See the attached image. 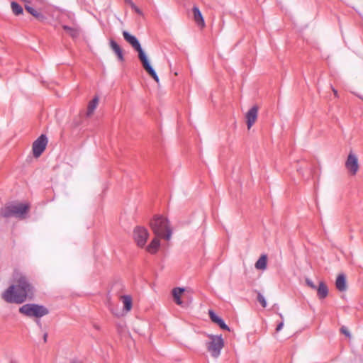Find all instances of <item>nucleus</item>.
<instances>
[{
    "instance_id": "1",
    "label": "nucleus",
    "mask_w": 363,
    "mask_h": 363,
    "mask_svg": "<svg viewBox=\"0 0 363 363\" xmlns=\"http://www.w3.org/2000/svg\"><path fill=\"white\" fill-rule=\"evenodd\" d=\"M15 284L11 285L2 294L3 299L7 303L21 304L27 299L32 300L35 296V287L28 277L17 274L14 278Z\"/></svg>"
},
{
    "instance_id": "2",
    "label": "nucleus",
    "mask_w": 363,
    "mask_h": 363,
    "mask_svg": "<svg viewBox=\"0 0 363 363\" xmlns=\"http://www.w3.org/2000/svg\"><path fill=\"white\" fill-rule=\"evenodd\" d=\"M123 35L124 39L128 43H130L131 46L138 52V58L140 60L145 70L155 79L157 83H158L159 77L155 69L150 65V62L143 50L142 49L138 40L136 38V37L130 35L128 31L125 30L123 32Z\"/></svg>"
},
{
    "instance_id": "3",
    "label": "nucleus",
    "mask_w": 363,
    "mask_h": 363,
    "mask_svg": "<svg viewBox=\"0 0 363 363\" xmlns=\"http://www.w3.org/2000/svg\"><path fill=\"white\" fill-rule=\"evenodd\" d=\"M150 226L157 238L169 240L172 236V229L167 219L162 216H155L150 221Z\"/></svg>"
},
{
    "instance_id": "4",
    "label": "nucleus",
    "mask_w": 363,
    "mask_h": 363,
    "mask_svg": "<svg viewBox=\"0 0 363 363\" xmlns=\"http://www.w3.org/2000/svg\"><path fill=\"white\" fill-rule=\"evenodd\" d=\"M19 312L28 317L40 318L49 313V310L43 305L27 303L19 308Z\"/></svg>"
},
{
    "instance_id": "5",
    "label": "nucleus",
    "mask_w": 363,
    "mask_h": 363,
    "mask_svg": "<svg viewBox=\"0 0 363 363\" xmlns=\"http://www.w3.org/2000/svg\"><path fill=\"white\" fill-rule=\"evenodd\" d=\"M30 206H7L1 208V214L4 218L16 217L23 218Z\"/></svg>"
},
{
    "instance_id": "6",
    "label": "nucleus",
    "mask_w": 363,
    "mask_h": 363,
    "mask_svg": "<svg viewBox=\"0 0 363 363\" xmlns=\"http://www.w3.org/2000/svg\"><path fill=\"white\" fill-rule=\"evenodd\" d=\"M211 341L207 343V349L211 353L213 357H218L220 354V350L224 346V341L222 336L209 335Z\"/></svg>"
},
{
    "instance_id": "7",
    "label": "nucleus",
    "mask_w": 363,
    "mask_h": 363,
    "mask_svg": "<svg viewBox=\"0 0 363 363\" xmlns=\"http://www.w3.org/2000/svg\"><path fill=\"white\" fill-rule=\"evenodd\" d=\"M149 233L147 230L143 226H137L133 230V238L137 245L143 247L147 242Z\"/></svg>"
},
{
    "instance_id": "8",
    "label": "nucleus",
    "mask_w": 363,
    "mask_h": 363,
    "mask_svg": "<svg viewBox=\"0 0 363 363\" xmlns=\"http://www.w3.org/2000/svg\"><path fill=\"white\" fill-rule=\"evenodd\" d=\"M48 144V138L42 134L33 143V153L35 157H39L46 148Z\"/></svg>"
},
{
    "instance_id": "9",
    "label": "nucleus",
    "mask_w": 363,
    "mask_h": 363,
    "mask_svg": "<svg viewBox=\"0 0 363 363\" xmlns=\"http://www.w3.org/2000/svg\"><path fill=\"white\" fill-rule=\"evenodd\" d=\"M345 167L352 175H355L359 169L358 159L357 156L350 152L345 162Z\"/></svg>"
},
{
    "instance_id": "10",
    "label": "nucleus",
    "mask_w": 363,
    "mask_h": 363,
    "mask_svg": "<svg viewBox=\"0 0 363 363\" xmlns=\"http://www.w3.org/2000/svg\"><path fill=\"white\" fill-rule=\"evenodd\" d=\"M258 116V106H253L250 110L247 112L245 118L247 129L250 130L251 127L254 125L257 119Z\"/></svg>"
},
{
    "instance_id": "11",
    "label": "nucleus",
    "mask_w": 363,
    "mask_h": 363,
    "mask_svg": "<svg viewBox=\"0 0 363 363\" xmlns=\"http://www.w3.org/2000/svg\"><path fill=\"white\" fill-rule=\"evenodd\" d=\"M209 317L212 322L216 323L221 329L230 331V329L222 318L218 316L213 311L210 310L208 312Z\"/></svg>"
},
{
    "instance_id": "12",
    "label": "nucleus",
    "mask_w": 363,
    "mask_h": 363,
    "mask_svg": "<svg viewBox=\"0 0 363 363\" xmlns=\"http://www.w3.org/2000/svg\"><path fill=\"white\" fill-rule=\"evenodd\" d=\"M25 9L39 21H44L46 17L38 10L34 9L28 4H25Z\"/></svg>"
},
{
    "instance_id": "13",
    "label": "nucleus",
    "mask_w": 363,
    "mask_h": 363,
    "mask_svg": "<svg viewBox=\"0 0 363 363\" xmlns=\"http://www.w3.org/2000/svg\"><path fill=\"white\" fill-rule=\"evenodd\" d=\"M335 286L338 291L342 292L347 290L346 277L344 274H340L335 281Z\"/></svg>"
},
{
    "instance_id": "14",
    "label": "nucleus",
    "mask_w": 363,
    "mask_h": 363,
    "mask_svg": "<svg viewBox=\"0 0 363 363\" xmlns=\"http://www.w3.org/2000/svg\"><path fill=\"white\" fill-rule=\"evenodd\" d=\"M315 290H317V296L319 299H324L328 295V288L323 281L319 282L318 286Z\"/></svg>"
},
{
    "instance_id": "15",
    "label": "nucleus",
    "mask_w": 363,
    "mask_h": 363,
    "mask_svg": "<svg viewBox=\"0 0 363 363\" xmlns=\"http://www.w3.org/2000/svg\"><path fill=\"white\" fill-rule=\"evenodd\" d=\"M110 47L113 50V51L116 53L117 55L119 61L123 62L124 61V57L123 54V50L121 48L120 45L113 40H110Z\"/></svg>"
},
{
    "instance_id": "16",
    "label": "nucleus",
    "mask_w": 363,
    "mask_h": 363,
    "mask_svg": "<svg viewBox=\"0 0 363 363\" xmlns=\"http://www.w3.org/2000/svg\"><path fill=\"white\" fill-rule=\"evenodd\" d=\"M194 18L195 22L202 28L205 26V21L203 18V16L197 6H194L193 9Z\"/></svg>"
},
{
    "instance_id": "17",
    "label": "nucleus",
    "mask_w": 363,
    "mask_h": 363,
    "mask_svg": "<svg viewBox=\"0 0 363 363\" xmlns=\"http://www.w3.org/2000/svg\"><path fill=\"white\" fill-rule=\"evenodd\" d=\"M184 291H185V289L182 288V287H176V288L173 289L172 296H173L175 303L177 305L181 306L182 304V301L181 300L180 296H181L182 294H183L184 292Z\"/></svg>"
},
{
    "instance_id": "18",
    "label": "nucleus",
    "mask_w": 363,
    "mask_h": 363,
    "mask_svg": "<svg viewBox=\"0 0 363 363\" xmlns=\"http://www.w3.org/2000/svg\"><path fill=\"white\" fill-rule=\"evenodd\" d=\"M62 28L70 35L72 38L79 37L80 34V29L77 27H69L66 25L62 26Z\"/></svg>"
},
{
    "instance_id": "19",
    "label": "nucleus",
    "mask_w": 363,
    "mask_h": 363,
    "mask_svg": "<svg viewBox=\"0 0 363 363\" xmlns=\"http://www.w3.org/2000/svg\"><path fill=\"white\" fill-rule=\"evenodd\" d=\"M160 245V240L157 238H154L151 242L147 246V251L151 254H155Z\"/></svg>"
},
{
    "instance_id": "20",
    "label": "nucleus",
    "mask_w": 363,
    "mask_h": 363,
    "mask_svg": "<svg viewBox=\"0 0 363 363\" xmlns=\"http://www.w3.org/2000/svg\"><path fill=\"white\" fill-rule=\"evenodd\" d=\"M99 104V97L95 96L94 99L89 102L88 106H87V112L86 116H90L93 114L94 111L96 108Z\"/></svg>"
},
{
    "instance_id": "21",
    "label": "nucleus",
    "mask_w": 363,
    "mask_h": 363,
    "mask_svg": "<svg viewBox=\"0 0 363 363\" xmlns=\"http://www.w3.org/2000/svg\"><path fill=\"white\" fill-rule=\"evenodd\" d=\"M267 255H262L255 263V267L257 269H265L267 268Z\"/></svg>"
},
{
    "instance_id": "22",
    "label": "nucleus",
    "mask_w": 363,
    "mask_h": 363,
    "mask_svg": "<svg viewBox=\"0 0 363 363\" xmlns=\"http://www.w3.org/2000/svg\"><path fill=\"white\" fill-rule=\"evenodd\" d=\"M123 303V308L126 312H128L132 308V298L130 296L124 295L121 297Z\"/></svg>"
},
{
    "instance_id": "23",
    "label": "nucleus",
    "mask_w": 363,
    "mask_h": 363,
    "mask_svg": "<svg viewBox=\"0 0 363 363\" xmlns=\"http://www.w3.org/2000/svg\"><path fill=\"white\" fill-rule=\"evenodd\" d=\"M11 7L12 12L16 16L22 14L23 12L22 6L15 1L11 2Z\"/></svg>"
},
{
    "instance_id": "24",
    "label": "nucleus",
    "mask_w": 363,
    "mask_h": 363,
    "mask_svg": "<svg viewBox=\"0 0 363 363\" xmlns=\"http://www.w3.org/2000/svg\"><path fill=\"white\" fill-rule=\"evenodd\" d=\"M257 301L259 302V303L262 305L263 308L267 307V301L264 296L260 293H257Z\"/></svg>"
},
{
    "instance_id": "25",
    "label": "nucleus",
    "mask_w": 363,
    "mask_h": 363,
    "mask_svg": "<svg viewBox=\"0 0 363 363\" xmlns=\"http://www.w3.org/2000/svg\"><path fill=\"white\" fill-rule=\"evenodd\" d=\"M306 283L307 286H308L312 289L315 290L317 289L316 285L310 279H308V278L306 279Z\"/></svg>"
},
{
    "instance_id": "26",
    "label": "nucleus",
    "mask_w": 363,
    "mask_h": 363,
    "mask_svg": "<svg viewBox=\"0 0 363 363\" xmlns=\"http://www.w3.org/2000/svg\"><path fill=\"white\" fill-rule=\"evenodd\" d=\"M340 330H341V333H343L344 335H345L347 337L351 336L350 333L345 327H342Z\"/></svg>"
},
{
    "instance_id": "27",
    "label": "nucleus",
    "mask_w": 363,
    "mask_h": 363,
    "mask_svg": "<svg viewBox=\"0 0 363 363\" xmlns=\"http://www.w3.org/2000/svg\"><path fill=\"white\" fill-rule=\"evenodd\" d=\"M283 326H284V323H283V322L279 323L277 325V326L276 330H277V332H278V331H280V330L282 329Z\"/></svg>"
},
{
    "instance_id": "28",
    "label": "nucleus",
    "mask_w": 363,
    "mask_h": 363,
    "mask_svg": "<svg viewBox=\"0 0 363 363\" xmlns=\"http://www.w3.org/2000/svg\"><path fill=\"white\" fill-rule=\"evenodd\" d=\"M125 2L128 4H129L131 7H135V4L133 2L132 0H124Z\"/></svg>"
},
{
    "instance_id": "29",
    "label": "nucleus",
    "mask_w": 363,
    "mask_h": 363,
    "mask_svg": "<svg viewBox=\"0 0 363 363\" xmlns=\"http://www.w3.org/2000/svg\"><path fill=\"white\" fill-rule=\"evenodd\" d=\"M133 9L135 10V11L139 14H142V11L136 6L135 4V7H131Z\"/></svg>"
},
{
    "instance_id": "30",
    "label": "nucleus",
    "mask_w": 363,
    "mask_h": 363,
    "mask_svg": "<svg viewBox=\"0 0 363 363\" xmlns=\"http://www.w3.org/2000/svg\"><path fill=\"white\" fill-rule=\"evenodd\" d=\"M35 322H36V324L38 325V327H39L40 328H42V323H41V321H40L39 319H37Z\"/></svg>"
},
{
    "instance_id": "31",
    "label": "nucleus",
    "mask_w": 363,
    "mask_h": 363,
    "mask_svg": "<svg viewBox=\"0 0 363 363\" xmlns=\"http://www.w3.org/2000/svg\"><path fill=\"white\" fill-rule=\"evenodd\" d=\"M47 338H48V333H45L44 335H43V340H44V342H47Z\"/></svg>"
},
{
    "instance_id": "32",
    "label": "nucleus",
    "mask_w": 363,
    "mask_h": 363,
    "mask_svg": "<svg viewBox=\"0 0 363 363\" xmlns=\"http://www.w3.org/2000/svg\"><path fill=\"white\" fill-rule=\"evenodd\" d=\"M333 92H334V94H335V96H337V90H335V89H333Z\"/></svg>"
},
{
    "instance_id": "33",
    "label": "nucleus",
    "mask_w": 363,
    "mask_h": 363,
    "mask_svg": "<svg viewBox=\"0 0 363 363\" xmlns=\"http://www.w3.org/2000/svg\"><path fill=\"white\" fill-rule=\"evenodd\" d=\"M72 363H76V362H72Z\"/></svg>"
}]
</instances>
